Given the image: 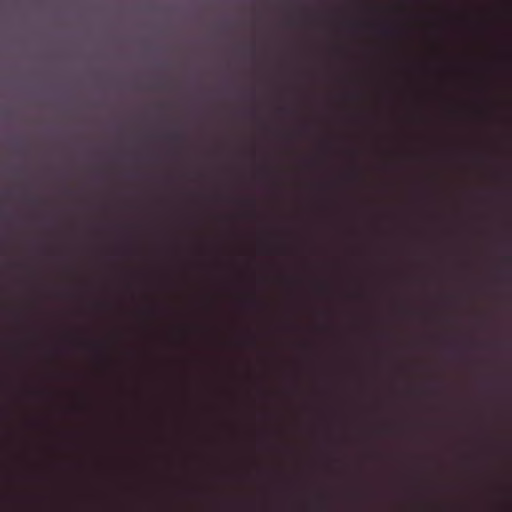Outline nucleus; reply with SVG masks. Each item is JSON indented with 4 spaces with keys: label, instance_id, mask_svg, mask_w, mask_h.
I'll return each mask as SVG.
<instances>
[{
    "label": "nucleus",
    "instance_id": "f257e3e1",
    "mask_svg": "<svg viewBox=\"0 0 512 512\" xmlns=\"http://www.w3.org/2000/svg\"><path fill=\"white\" fill-rule=\"evenodd\" d=\"M383 36H403L404 34H389V33H386V34H382Z\"/></svg>",
    "mask_w": 512,
    "mask_h": 512
}]
</instances>
